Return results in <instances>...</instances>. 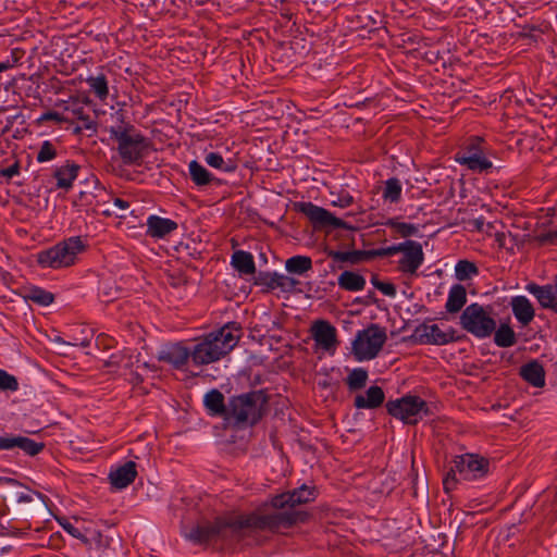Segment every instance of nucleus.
<instances>
[{"label":"nucleus","instance_id":"obj_1","mask_svg":"<svg viewBox=\"0 0 557 557\" xmlns=\"http://www.w3.org/2000/svg\"><path fill=\"white\" fill-rule=\"evenodd\" d=\"M280 519L259 518L258 513L248 516L218 517L214 521H202L193 527L186 539L195 544L225 543L238 540L244 529L273 528Z\"/></svg>","mask_w":557,"mask_h":557},{"label":"nucleus","instance_id":"obj_12","mask_svg":"<svg viewBox=\"0 0 557 557\" xmlns=\"http://www.w3.org/2000/svg\"><path fill=\"white\" fill-rule=\"evenodd\" d=\"M401 247L404 249L400 250V252L404 255L399 260V270L413 275L417 273V270L420 268L424 260L422 246L418 242L406 240L401 243Z\"/></svg>","mask_w":557,"mask_h":557},{"label":"nucleus","instance_id":"obj_7","mask_svg":"<svg viewBox=\"0 0 557 557\" xmlns=\"http://www.w3.org/2000/svg\"><path fill=\"white\" fill-rule=\"evenodd\" d=\"M492 309L474 302L466 307L460 315L461 327L478 338L491 336L496 329V321L491 315Z\"/></svg>","mask_w":557,"mask_h":557},{"label":"nucleus","instance_id":"obj_30","mask_svg":"<svg viewBox=\"0 0 557 557\" xmlns=\"http://www.w3.org/2000/svg\"><path fill=\"white\" fill-rule=\"evenodd\" d=\"M285 269L290 274L302 275L312 269V260L307 256H294L286 260Z\"/></svg>","mask_w":557,"mask_h":557},{"label":"nucleus","instance_id":"obj_56","mask_svg":"<svg viewBox=\"0 0 557 557\" xmlns=\"http://www.w3.org/2000/svg\"><path fill=\"white\" fill-rule=\"evenodd\" d=\"M547 237H548L550 240L557 239V231H554V232L548 233V234H547Z\"/></svg>","mask_w":557,"mask_h":557},{"label":"nucleus","instance_id":"obj_3","mask_svg":"<svg viewBox=\"0 0 557 557\" xmlns=\"http://www.w3.org/2000/svg\"><path fill=\"white\" fill-rule=\"evenodd\" d=\"M239 335L234 334L227 324L211 332L190 348V359L195 366L215 362L226 356L238 343Z\"/></svg>","mask_w":557,"mask_h":557},{"label":"nucleus","instance_id":"obj_27","mask_svg":"<svg viewBox=\"0 0 557 557\" xmlns=\"http://www.w3.org/2000/svg\"><path fill=\"white\" fill-rule=\"evenodd\" d=\"M79 166L74 163H67L66 165L60 166L54 172L57 178V186L59 188L69 189L72 186L73 181L77 176Z\"/></svg>","mask_w":557,"mask_h":557},{"label":"nucleus","instance_id":"obj_42","mask_svg":"<svg viewBox=\"0 0 557 557\" xmlns=\"http://www.w3.org/2000/svg\"><path fill=\"white\" fill-rule=\"evenodd\" d=\"M403 249L404 248L401 247V243H400L398 245H393V246H389L386 248L367 250V260L371 259V258H375V257L393 256V255L400 252V250H403Z\"/></svg>","mask_w":557,"mask_h":557},{"label":"nucleus","instance_id":"obj_29","mask_svg":"<svg viewBox=\"0 0 557 557\" xmlns=\"http://www.w3.org/2000/svg\"><path fill=\"white\" fill-rule=\"evenodd\" d=\"M338 286L345 290L359 292L366 286V280L362 275L351 272L344 271L338 276Z\"/></svg>","mask_w":557,"mask_h":557},{"label":"nucleus","instance_id":"obj_49","mask_svg":"<svg viewBox=\"0 0 557 557\" xmlns=\"http://www.w3.org/2000/svg\"><path fill=\"white\" fill-rule=\"evenodd\" d=\"M376 289L383 293L385 296L395 297L396 296V287L392 283L382 282L376 285Z\"/></svg>","mask_w":557,"mask_h":557},{"label":"nucleus","instance_id":"obj_35","mask_svg":"<svg viewBox=\"0 0 557 557\" xmlns=\"http://www.w3.org/2000/svg\"><path fill=\"white\" fill-rule=\"evenodd\" d=\"M368 381V371L363 368L354 369L346 379V384L350 391H358L366 386Z\"/></svg>","mask_w":557,"mask_h":557},{"label":"nucleus","instance_id":"obj_6","mask_svg":"<svg viewBox=\"0 0 557 557\" xmlns=\"http://www.w3.org/2000/svg\"><path fill=\"white\" fill-rule=\"evenodd\" d=\"M85 246L79 237H70L53 247L40 251L37 262L42 268L61 269L72 265Z\"/></svg>","mask_w":557,"mask_h":557},{"label":"nucleus","instance_id":"obj_51","mask_svg":"<svg viewBox=\"0 0 557 557\" xmlns=\"http://www.w3.org/2000/svg\"><path fill=\"white\" fill-rule=\"evenodd\" d=\"M113 205L117 207L120 210H126L129 207V203L121 198H114Z\"/></svg>","mask_w":557,"mask_h":557},{"label":"nucleus","instance_id":"obj_41","mask_svg":"<svg viewBox=\"0 0 557 557\" xmlns=\"http://www.w3.org/2000/svg\"><path fill=\"white\" fill-rule=\"evenodd\" d=\"M57 156L53 144L49 140H45L38 151L37 161L42 163L54 159Z\"/></svg>","mask_w":557,"mask_h":557},{"label":"nucleus","instance_id":"obj_22","mask_svg":"<svg viewBox=\"0 0 557 557\" xmlns=\"http://www.w3.org/2000/svg\"><path fill=\"white\" fill-rule=\"evenodd\" d=\"M515 318L522 325H528L534 318V309L525 296H516L510 302Z\"/></svg>","mask_w":557,"mask_h":557},{"label":"nucleus","instance_id":"obj_10","mask_svg":"<svg viewBox=\"0 0 557 557\" xmlns=\"http://www.w3.org/2000/svg\"><path fill=\"white\" fill-rule=\"evenodd\" d=\"M297 206L298 210L310 220L314 228L354 230V227L344 220L336 218L326 209L315 206L312 202H300Z\"/></svg>","mask_w":557,"mask_h":557},{"label":"nucleus","instance_id":"obj_38","mask_svg":"<svg viewBox=\"0 0 557 557\" xmlns=\"http://www.w3.org/2000/svg\"><path fill=\"white\" fill-rule=\"evenodd\" d=\"M17 448L22 449L25 454L29 456H36L42 451L45 448V444L42 442H35L25 436H18V445Z\"/></svg>","mask_w":557,"mask_h":557},{"label":"nucleus","instance_id":"obj_45","mask_svg":"<svg viewBox=\"0 0 557 557\" xmlns=\"http://www.w3.org/2000/svg\"><path fill=\"white\" fill-rule=\"evenodd\" d=\"M57 521L59 524L63 528L65 532H67L70 535H72L75 539L87 541L85 535L75 528L71 522L66 520V518H57Z\"/></svg>","mask_w":557,"mask_h":557},{"label":"nucleus","instance_id":"obj_8","mask_svg":"<svg viewBox=\"0 0 557 557\" xmlns=\"http://www.w3.org/2000/svg\"><path fill=\"white\" fill-rule=\"evenodd\" d=\"M387 412L407 424L418 423L424 416L429 414V407L425 400L419 396L407 395L386 404Z\"/></svg>","mask_w":557,"mask_h":557},{"label":"nucleus","instance_id":"obj_50","mask_svg":"<svg viewBox=\"0 0 557 557\" xmlns=\"http://www.w3.org/2000/svg\"><path fill=\"white\" fill-rule=\"evenodd\" d=\"M18 172H20V165L17 162H15L14 164H12L5 169H2L0 171V175L3 177H7V178H12L13 176L17 175Z\"/></svg>","mask_w":557,"mask_h":557},{"label":"nucleus","instance_id":"obj_46","mask_svg":"<svg viewBox=\"0 0 557 557\" xmlns=\"http://www.w3.org/2000/svg\"><path fill=\"white\" fill-rule=\"evenodd\" d=\"M18 436L5 435L0 437V450L17 448Z\"/></svg>","mask_w":557,"mask_h":557},{"label":"nucleus","instance_id":"obj_32","mask_svg":"<svg viewBox=\"0 0 557 557\" xmlns=\"http://www.w3.org/2000/svg\"><path fill=\"white\" fill-rule=\"evenodd\" d=\"M494 334V342L498 347L506 348L516 344V334L508 324H500Z\"/></svg>","mask_w":557,"mask_h":557},{"label":"nucleus","instance_id":"obj_37","mask_svg":"<svg viewBox=\"0 0 557 557\" xmlns=\"http://www.w3.org/2000/svg\"><path fill=\"white\" fill-rule=\"evenodd\" d=\"M478 272L476 265L468 260H459L455 267V275L458 281L469 280Z\"/></svg>","mask_w":557,"mask_h":557},{"label":"nucleus","instance_id":"obj_16","mask_svg":"<svg viewBox=\"0 0 557 557\" xmlns=\"http://www.w3.org/2000/svg\"><path fill=\"white\" fill-rule=\"evenodd\" d=\"M525 288L537 299L543 308L550 309L557 313V285L547 284L541 286L530 283Z\"/></svg>","mask_w":557,"mask_h":557},{"label":"nucleus","instance_id":"obj_53","mask_svg":"<svg viewBox=\"0 0 557 557\" xmlns=\"http://www.w3.org/2000/svg\"><path fill=\"white\" fill-rule=\"evenodd\" d=\"M20 502L23 503H30L33 502V495L32 494H22L18 498Z\"/></svg>","mask_w":557,"mask_h":557},{"label":"nucleus","instance_id":"obj_13","mask_svg":"<svg viewBox=\"0 0 557 557\" xmlns=\"http://www.w3.org/2000/svg\"><path fill=\"white\" fill-rule=\"evenodd\" d=\"M190 359V348L183 343H173L163 346L158 351V360L169 363L174 369L182 370Z\"/></svg>","mask_w":557,"mask_h":557},{"label":"nucleus","instance_id":"obj_48","mask_svg":"<svg viewBox=\"0 0 557 557\" xmlns=\"http://www.w3.org/2000/svg\"><path fill=\"white\" fill-rule=\"evenodd\" d=\"M456 473H458V472L457 471L453 472V467H451L450 470L447 472L446 476L444 478L443 485H444L445 492L448 493L455 487V484L457 482Z\"/></svg>","mask_w":557,"mask_h":557},{"label":"nucleus","instance_id":"obj_43","mask_svg":"<svg viewBox=\"0 0 557 557\" xmlns=\"http://www.w3.org/2000/svg\"><path fill=\"white\" fill-rule=\"evenodd\" d=\"M29 298L39 305L49 306L53 301V295L41 288H34L30 290Z\"/></svg>","mask_w":557,"mask_h":557},{"label":"nucleus","instance_id":"obj_19","mask_svg":"<svg viewBox=\"0 0 557 557\" xmlns=\"http://www.w3.org/2000/svg\"><path fill=\"white\" fill-rule=\"evenodd\" d=\"M136 475V463L134 461H127L116 470L111 471L109 474V480L112 486L121 490L133 483Z\"/></svg>","mask_w":557,"mask_h":557},{"label":"nucleus","instance_id":"obj_36","mask_svg":"<svg viewBox=\"0 0 557 557\" xmlns=\"http://www.w3.org/2000/svg\"><path fill=\"white\" fill-rule=\"evenodd\" d=\"M401 184L398 178L392 177L385 182L383 198L391 202H397L401 196Z\"/></svg>","mask_w":557,"mask_h":557},{"label":"nucleus","instance_id":"obj_15","mask_svg":"<svg viewBox=\"0 0 557 557\" xmlns=\"http://www.w3.org/2000/svg\"><path fill=\"white\" fill-rule=\"evenodd\" d=\"M455 160L459 164L466 165L471 171L483 172L492 168V162L474 147L468 148L466 151L457 152Z\"/></svg>","mask_w":557,"mask_h":557},{"label":"nucleus","instance_id":"obj_39","mask_svg":"<svg viewBox=\"0 0 557 557\" xmlns=\"http://www.w3.org/2000/svg\"><path fill=\"white\" fill-rule=\"evenodd\" d=\"M87 83L89 87L92 89V91L100 98L104 99L108 94V83L104 75L99 76H90L87 78Z\"/></svg>","mask_w":557,"mask_h":557},{"label":"nucleus","instance_id":"obj_25","mask_svg":"<svg viewBox=\"0 0 557 557\" xmlns=\"http://www.w3.org/2000/svg\"><path fill=\"white\" fill-rule=\"evenodd\" d=\"M467 302V290L465 286L455 284L451 286L448 293V298L445 305V309L449 313L459 312Z\"/></svg>","mask_w":557,"mask_h":557},{"label":"nucleus","instance_id":"obj_40","mask_svg":"<svg viewBox=\"0 0 557 557\" xmlns=\"http://www.w3.org/2000/svg\"><path fill=\"white\" fill-rule=\"evenodd\" d=\"M387 226L394 228L400 236L410 237L418 233V227L410 223L397 222L391 219L386 222Z\"/></svg>","mask_w":557,"mask_h":557},{"label":"nucleus","instance_id":"obj_31","mask_svg":"<svg viewBox=\"0 0 557 557\" xmlns=\"http://www.w3.org/2000/svg\"><path fill=\"white\" fill-rule=\"evenodd\" d=\"M189 175L197 186L208 185L213 180L211 173L196 160L189 163Z\"/></svg>","mask_w":557,"mask_h":557},{"label":"nucleus","instance_id":"obj_23","mask_svg":"<svg viewBox=\"0 0 557 557\" xmlns=\"http://www.w3.org/2000/svg\"><path fill=\"white\" fill-rule=\"evenodd\" d=\"M521 377L535 387H543L545 384V371L537 360H532L520 368Z\"/></svg>","mask_w":557,"mask_h":557},{"label":"nucleus","instance_id":"obj_57","mask_svg":"<svg viewBox=\"0 0 557 557\" xmlns=\"http://www.w3.org/2000/svg\"><path fill=\"white\" fill-rule=\"evenodd\" d=\"M9 69V64L8 63H0V73L8 70Z\"/></svg>","mask_w":557,"mask_h":557},{"label":"nucleus","instance_id":"obj_17","mask_svg":"<svg viewBox=\"0 0 557 557\" xmlns=\"http://www.w3.org/2000/svg\"><path fill=\"white\" fill-rule=\"evenodd\" d=\"M255 284L267 286L270 289L281 288L283 290H292L298 284V281L276 272H259L255 278Z\"/></svg>","mask_w":557,"mask_h":557},{"label":"nucleus","instance_id":"obj_21","mask_svg":"<svg viewBox=\"0 0 557 557\" xmlns=\"http://www.w3.org/2000/svg\"><path fill=\"white\" fill-rule=\"evenodd\" d=\"M177 228V223L171 219L150 215L147 220V235L162 238Z\"/></svg>","mask_w":557,"mask_h":557},{"label":"nucleus","instance_id":"obj_55","mask_svg":"<svg viewBox=\"0 0 557 557\" xmlns=\"http://www.w3.org/2000/svg\"><path fill=\"white\" fill-rule=\"evenodd\" d=\"M371 283L376 288V285L381 284L382 282L379 280V277L376 275H373L372 278H371Z\"/></svg>","mask_w":557,"mask_h":557},{"label":"nucleus","instance_id":"obj_2","mask_svg":"<svg viewBox=\"0 0 557 557\" xmlns=\"http://www.w3.org/2000/svg\"><path fill=\"white\" fill-rule=\"evenodd\" d=\"M317 497L314 486L301 485L298 488L282 493L271 499L273 508L277 509L276 512L259 515V518H276L280 519L273 528H261L271 532H277L282 529H287L296 523L305 522L309 515L307 511L297 509L298 506L313 502Z\"/></svg>","mask_w":557,"mask_h":557},{"label":"nucleus","instance_id":"obj_18","mask_svg":"<svg viewBox=\"0 0 557 557\" xmlns=\"http://www.w3.org/2000/svg\"><path fill=\"white\" fill-rule=\"evenodd\" d=\"M315 343L329 350L336 345V329L326 321H318L312 326Z\"/></svg>","mask_w":557,"mask_h":557},{"label":"nucleus","instance_id":"obj_28","mask_svg":"<svg viewBox=\"0 0 557 557\" xmlns=\"http://www.w3.org/2000/svg\"><path fill=\"white\" fill-rule=\"evenodd\" d=\"M326 255L334 262H346L350 264H358L367 260V250H351V251H337L326 250Z\"/></svg>","mask_w":557,"mask_h":557},{"label":"nucleus","instance_id":"obj_11","mask_svg":"<svg viewBox=\"0 0 557 557\" xmlns=\"http://www.w3.org/2000/svg\"><path fill=\"white\" fill-rule=\"evenodd\" d=\"M454 471H457L463 480L476 479L488 471V460L473 454L457 456L453 465Z\"/></svg>","mask_w":557,"mask_h":557},{"label":"nucleus","instance_id":"obj_9","mask_svg":"<svg viewBox=\"0 0 557 557\" xmlns=\"http://www.w3.org/2000/svg\"><path fill=\"white\" fill-rule=\"evenodd\" d=\"M386 333L376 324L358 332L352 350L358 360H371L377 356L386 342Z\"/></svg>","mask_w":557,"mask_h":557},{"label":"nucleus","instance_id":"obj_33","mask_svg":"<svg viewBox=\"0 0 557 557\" xmlns=\"http://www.w3.org/2000/svg\"><path fill=\"white\" fill-rule=\"evenodd\" d=\"M205 161L211 168L219 169L228 173L234 172L237 168L236 163L232 159L224 160L223 157L218 152L207 153Z\"/></svg>","mask_w":557,"mask_h":557},{"label":"nucleus","instance_id":"obj_24","mask_svg":"<svg viewBox=\"0 0 557 557\" xmlns=\"http://www.w3.org/2000/svg\"><path fill=\"white\" fill-rule=\"evenodd\" d=\"M203 403L210 414L226 419L227 404L224 403V395L220 391H209L205 395Z\"/></svg>","mask_w":557,"mask_h":557},{"label":"nucleus","instance_id":"obj_20","mask_svg":"<svg viewBox=\"0 0 557 557\" xmlns=\"http://www.w3.org/2000/svg\"><path fill=\"white\" fill-rule=\"evenodd\" d=\"M385 399V394L380 386H370L366 394H358L354 399V406L357 409H375L380 407Z\"/></svg>","mask_w":557,"mask_h":557},{"label":"nucleus","instance_id":"obj_5","mask_svg":"<svg viewBox=\"0 0 557 557\" xmlns=\"http://www.w3.org/2000/svg\"><path fill=\"white\" fill-rule=\"evenodd\" d=\"M110 137L117 144V151L125 164L138 162L148 147L147 139L131 124L111 126Z\"/></svg>","mask_w":557,"mask_h":557},{"label":"nucleus","instance_id":"obj_14","mask_svg":"<svg viewBox=\"0 0 557 557\" xmlns=\"http://www.w3.org/2000/svg\"><path fill=\"white\" fill-rule=\"evenodd\" d=\"M412 337L422 345H445L454 341L451 334L443 332L437 324H420Z\"/></svg>","mask_w":557,"mask_h":557},{"label":"nucleus","instance_id":"obj_47","mask_svg":"<svg viewBox=\"0 0 557 557\" xmlns=\"http://www.w3.org/2000/svg\"><path fill=\"white\" fill-rule=\"evenodd\" d=\"M41 121H54L57 123H63V122H70V117L69 116H65L63 114H60L58 112H54V111H49V112H46L42 114V116L40 117Z\"/></svg>","mask_w":557,"mask_h":557},{"label":"nucleus","instance_id":"obj_4","mask_svg":"<svg viewBox=\"0 0 557 557\" xmlns=\"http://www.w3.org/2000/svg\"><path fill=\"white\" fill-rule=\"evenodd\" d=\"M265 404L267 397L261 391L234 396L228 399L225 421L233 425H253L261 419Z\"/></svg>","mask_w":557,"mask_h":557},{"label":"nucleus","instance_id":"obj_54","mask_svg":"<svg viewBox=\"0 0 557 557\" xmlns=\"http://www.w3.org/2000/svg\"><path fill=\"white\" fill-rule=\"evenodd\" d=\"M83 131H86L83 124H77L73 129L74 134H81Z\"/></svg>","mask_w":557,"mask_h":557},{"label":"nucleus","instance_id":"obj_52","mask_svg":"<svg viewBox=\"0 0 557 557\" xmlns=\"http://www.w3.org/2000/svg\"><path fill=\"white\" fill-rule=\"evenodd\" d=\"M351 202H352V197L351 196H345V197L339 198L338 205L341 207H348Z\"/></svg>","mask_w":557,"mask_h":557},{"label":"nucleus","instance_id":"obj_34","mask_svg":"<svg viewBox=\"0 0 557 557\" xmlns=\"http://www.w3.org/2000/svg\"><path fill=\"white\" fill-rule=\"evenodd\" d=\"M66 111L71 112L73 117H75L79 122V124H83V127H85L86 131L91 132L90 135L97 132L96 122L91 119L89 114L85 113L84 107L75 106L72 109L66 108Z\"/></svg>","mask_w":557,"mask_h":557},{"label":"nucleus","instance_id":"obj_26","mask_svg":"<svg viewBox=\"0 0 557 557\" xmlns=\"http://www.w3.org/2000/svg\"><path fill=\"white\" fill-rule=\"evenodd\" d=\"M232 265L240 274L250 275L256 272L253 257L250 252L237 250L232 256Z\"/></svg>","mask_w":557,"mask_h":557},{"label":"nucleus","instance_id":"obj_44","mask_svg":"<svg viewBox=\"0 0 557 557\" xmlns=\"http://www.w3.org/2000/svg\"><path fill=\"white\" fill-rule=\"evenodd\" d=\"M17 388L18 383L16 379L4 370H0V389L16 391Z\"/></svg>","mask_w":557,"mask_h":557}]
</instances>
